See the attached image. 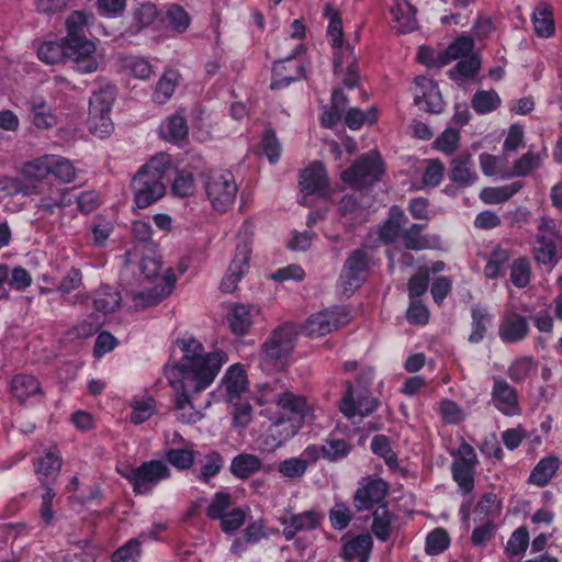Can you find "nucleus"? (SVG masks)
I'll list each match as a JSON object with an SVG mask.
<instances>
[{
    "mask_svg": "<svg viewBox=\"0 0 562 562\" xmlns=\"http://www.w3.org/2000/svg\"><path fill=\"white\" fill-rule=\"evenodd\" d=\"M393 27L409 33L417 27L416 9L407 0H394L391 7Z\"/></svg>",
    "mask_w": 562,
    "mask_h": 562,
    "instance_id": "393cba45",
    "label": "nucleus"
},
{
    "mask_svg": "<svg viewBox=\"0 0 562 562\" xmlns=\"http://www.w3.org/2000/svg\"><path fill=\"white\" fill-rule=\"evenodd\" d=\"M372 546L370 535H359L345 543L341 555L348 562L364 561L369 559Z\"/></svg>",
    "mask_w": 562,
    "mask_h": 562,
    "instance_id": "c85d7f7f",
    "label": "nucleus"
},
{
    "mask_svg": "<svg viewBox=\"0 0 562 562\" xmlns=\"http://www.w3.org/2000/svg\"><path fill=\"white\" fill-rule=\"evenodd\" d=\"M66 58L74 61L76 70L81 74L94 72L102 61L95 44L88 38L66 42Z\"/></svg>",
    "mask_w": 562,
    "mask_h": 562,
    "instance_id": "1a4fd4ad",
    "label": "nucleus"
},
{
    "mask_svg": "<svg viewBox=\"0 0 562 562\" xmlns=\"http://www.w3.org/2000/svg\"><path fill=\"white\" fill-rule=\"evenodd\" d=\"M376 121V112L374 108H370L367 112L358 108H350L345 117L346 125L351 130H359L364 123L372 124Z\"/></svg>",
    "mask_w": 562,
    "mask_h": 562,
    "instance_id": "680f3d73",
    "label": "nucleus"
},
{
    "mask_svg": "<svg viewBox=\"0 0 562 562\" xmlns=\"http://www.w3.org/2000/svg\"><path fill=\"white\" fill-rule=\"evenodd\" d=\"M323 516L316 510H306L300 514H292L283 518V536L286 540H292L301 531L314 530L318 527Z\"/></svg>",
    "mask_w": 562,
    "mask_h": 562,
    "instance_id": "aec40b11",
    "label": "nucleus"
},
{
    "mask_svg": "<svg viewBox=\"0 0 562 562\" xmlns=\"http://www.w3.org/2000/svg\"><path fill=\"white\" fill-rule=\"evenodd\" d=\"M474 41L470 36H459L452 42L446 50L441 52V64L448 65L452 60L463 59L473 53Z\"/></svg>",
    "mask_w": 562,
    "mask_h": 562,
    "instance_id": "f704fd0d",
    "label": "nucleus"
},
{
    "mask_svg": "<svg viewBox=\"0 0 562 562\" xmlns=\"http://www.w3.org/2000/svg\"><path fill=\"white\" fill-rule=\"evenodd\" d=\"M243 229L244 232L238 234L235 255L229 267L240 270L245 274L248 270L249 256L251 254V236L248 233V226H244Z\"/></svg>",
    "mask_w": 562,
    "mask_h": 562,
    "instance_id": "e433bc0d",
    "label": "nucleus"
},
{
    "mask_svg": "<svg viewBox=\"0 0 562 562\" xmlns=\"http://www.w3.org/2000/svg\"><path fill=\"white\" fill-rule=\"evenodd\" d=\"M396 516L385 504L375 507L372 513L371 531L379 541H387L395 530Z\"/></svg>",
    "mask_w": 562,
    "mask_h": 562,
    "instance_id": "b1692460",
    "label": "nucleus"
},
{
    "mask_svg": "<svg viewBox=\"0 0 562 562\" xmlns=\"http://www.w3.org/2000/svg\"><path fill=\"white\" fill-rule=\"evenodd\" d=\"M521 188V182H513L503 187H487L480 192V199L487 204L503 203L509 200Z\"/></svg>",
    "mask_w": 562,
    "mask_h": 562,
    "instance_id": "ea45409f",
    "label": "nucleus"
},
{
    "mask_svg": "<svg viewBox=\"0 0 562 562\" xmlns=\"http://www.w3.org/2000/svg\"><path fill=\"white\" fill-rule=\"evenodd\" d=\"M424 226L420 224H412L408 228L402 229V240L407 249L423 250L430 247L427 237L422 235Z\"/></svg>",
    "mask_w": 562,
    "mask_h": 562,
    "instance_id": "864d4df0",
    "label": "nucleus"
},
{
    "mask_svg": "<svg viewBox=\"0 0 562 562\" xmlns=\"http://www.w3.org/2000/svg\"><path fill=\"white\" fill-rule=\"evenodd\" d=\"M195 191V181L191 172L178 170L171 184V192L178 198L191 196Z\"/></svg>",
    "mask_w": 562,
    "mask_h": 562,
    "instance_id": "bf43d9fd",
    "label": "nucleus"
},
{
    "mask_svg": "<svg viewBox=\"0 0 562 562\" xmlns=\"http://www.w3.org/2000/svg\"><path fill=\"white\" fill-rule=\"evenodd\" d=\"M115 98V88L106 85L95 91L90 98L89 112H110Z\"/></svg>",
    "mask_w": 562,
    "mask_h": 562,
    "instance_id": "8fccbe9b",
    "label": "nucleus"
},
{
    "mask_svg": "<svg viewBox=\"0 0 562 562\" xmlns=\"http://www.w3.org/2000/svg\"><path fill=\"white\" fill-rule=\"evenodd\" d=\"M162 136L170 142H179L187 137L188 126L183 116L172 115L161 125Z\"/></svg>",
    "mask_w": 562,
    "mask_h": 562,
    "instance_id": "3c124183",
    "label": "nucleus"
},
{
    "mask_svg": "<svg viewBox=\"0 0 562 562\" xmlns=\"http://www.w3.org/2000/svg\"><path fill=\"white\" fill-rule=\"evenodd\" d=\"M301 416L280 417L273 422L268 430L267 439H271L272 447H280L292 438L303 425Z\"/></svg>",
    "mask_w": 562,
    "mask_h": 562,
    "instance_id": "412c9836",
    "label": "nucleus"
},
{
    "mask_svg": "<svg viewBox=\"0 0 562 562\" xmlns=\"http://www.w3.org/2000/svg\"><path fill=\"white\" fill-rule=\"evenodd\" d=\"M295 333L291 324H284L272 331L263 344L266 359L276 367H283L294 348Z\"/></svg>",
    "mask_w": 562,
    "mask_h": 562,
    "instance_id": "6e6552de",
    "label": "nucleus"
},
{
    "mask_svg": "<svg viewBox=\"0 0 562 562\" xmlns=\"http://www.w3.org/2000/svg\"><path fill=\"white\" fill-rule=\"evenodd\" d=\"M37 56L46 64L54 65L66 58V41L47 42L40 46Z\"/></svg>",
    "mask_w": 562,
    "mask_h": 562,
    "instance_id": "5fc2aeb1",
    "label": "nucleus"
},
{
    "mask_svg": "<svg viewBox=\"0 0 562 562\" xmlns=\"http://www.w3.org/2000/svg\"><path fill=\"white\" fill-rule=\"evenodd\" d=\"M259 312L254 305L236 304L227 316L229 327L235 335H245L252 325L254 315Z\"/></svg>",
    "mask_w": 562,
    "mask_h": 562,
    "instance_id": "bb28decb",
    "label": "nucleus"
},
{
    "mask_svg": "<svg viewBox=\"0 0 562 562\" xmlns=\"http://www.w3.org/2000/svg\"><path fill=\"white\" fill-rule=\"evenodd\" d=\"M94 22L93 13L77 10L72 11L66 19L67 36L64 38L66 42L69 40H85L87 38L86 32L89 26Z\"/></svg>",
    "mask_w": 562,
    "mask_h": 562,
    "instance_id": "cd10ccee",
    "label": "nucleus"
},
{
    "mask_svg": "<svg viewBox=\"0 0 562 562\" xmlns=\"http://www.w3.org/2000/svg\"><path fill=\"white\" fill-rule=\"evenodd\" d=\"M529 331L527 318L516 312H506L498 325V336L506 344L524 340Z\"/></svg>",
    "mask_w": 562,
    "mask_h": 562,
    "instance_id": "6ab92c4d",
    "label": "nucleus"
},
{
    "mask_svg": "<svg viewBox=\"0 0 562 562\" xmlns=\"http://www.w3.org/2000/svg\"><path fill=\"white\" fill-rule=\"evenodd\" d=\"M472 333L469 336V341L477 344L485 337L488 326L491 325L492 317L487 310L484 307L472 308Z\"/></svg>",
    "mask_w": 562,
    "mask_h": 562,
    "instance_id": "de8ad7c7",
    "label": "nucleus"
},
{
    "mask_svg": "<svg viewBox=\"0 0 562 562\" xmlns=\"http://www.w3.org/2000/svg\"><path fill=\"white\" fill-rule=\"evenodd\" d=\"M535 33L539 37H550L554 33L553 12L546 2H540L533 10L531 16Z\"/></svg>",
    "mask_w": 562,
    "mask_h": 562,
    "instance_id": "7c9ffc66",
    "label": "nucleus"
},
{
    "mask_svg": "<svg viewBox=\"0 0 562 562\" xmlns=\"http://www.w3.org/2000/svg\"><path fill=\"white\" fill-rule=\"evenodd\" d=\"M406 222V216L397 207L391 210L390 217L380 227V238L385 244L394 243L402 234V226Z\"/></svg>",
    "mask_w": 562,
    "mask_h": 562,
    "instance_id": "58836bf2",
    "label": "nucleus"
},
{
    "mask_svg": "<svg viewBox=\"0 0 562 562\" xmlns=\"http://www.w3.org/2000/svg\"><path fill=\"white\" fill-rule=\"evenodd\" d=\"M345 385L346 392L340 401L339 409L347 418L350 419L356 415L364 417L372 414L378 408V400L375 397L361 393L358 394L357 400H355L351 382L347 381Z\"/></svg>",
    "mask_w": 562,
    "mask_h": 562,
    "instance_id": "a211bd4d",
    "label": "nucleus"
},
{
    "mask_svg": "<svg viewBox=\"0 0 562 562\" xmlns=\"http://www.w3.org/2000/svg\"><path fill=\"white\" fill-rule=\"evenodd\" d=\"M510 252L507 249L495 248L485 265L484 274L488 279H496L502 276L505 265L510 259Z\"/></svg>",
    "mask_w": 562,
    "mask_h": 562,
    "instance_id": "09e8293b",
    "label": "nucleus"
},
{
    "mask_svg": "<svg viewBox=\"0 0 562 562\" xmlns=\"http://www.w3.org/2000/svg\"><path fill=\"white\" fill-rule=\"evenodd\" d=\"M223 386L229 401L238 397L246 391L247 378L245 371L238 366L231 367L223 381Z\"/></svg>",
    "mask_w": 562,
    "mask_h": 562,
    "instance_id": "a19ab883",
    "label": "nucleus"
},
{
    "mask_svg": "<svg viewBox=\"0 0 562 562\" xmlns=\"http://www.w3.org/2000/svg\"><path fill=\"white\" fill-rule=\"evenodd\" d=\"M36 192V184L25 178H4L0 180V196L31 195Z\"/></svg>",
    "mask_w": 562,
    "mask_h": 562,
    "instance_id": "49530a36",
    "label": "nucleus"
},
{
    "mask_svg": "<svg viewBox=\"0 0 562 562\" xmlns=\"http://www.w3.org/2000/svg\"><path fill=\"white\" fill-rule=\"evenodd\" d=\"M50 175L64 183H70L76 178V169L69 159L53 155Z\"/></svg>",
    "mask_w": 562,
    "mask_h": 562,
    "instance_id": "6e6d98bb",
    "label": "nucleus"
},
{
    "mask_svg": "<svg viewBox=\"0 0 562 562\" xmlns=\"http://www.w3.org/2000/svg\"><path fill=\"white\" fill-rule=\"evenodd\" d=\"M477 457L472 446L462 442L456 453L452 463V476L464 494L470 493L474 487L475 465Z\"/></svg>",
    "mask_w": 562,
    "mask_h": 562,
    "instance_id": "9d476101",
    "label": "nucleus"
},
{
    "mask_svg": "<svg viewBox=\"0 0 562 562\" xmlns=\"http://www.w3.org/2000/svg\"><path fill=\"white\" fill-rule=\"evenodd\" d=\"M492 396L496 407L505 415H514L518 412L517 393L505 380L494 378Z\"/></svg>",
    "mask_w": 562,
    "mask_h": 562,
    "instance_id": "5701e85b",
    "label": "nucleus"
},
{
    "mask_svg": "<svg viewBox=\"0 0 562 562\" xmlns=\"http://www.w3.org/2000/svg\"><path fill=\"white\" fill-rule=\"evenodd\" d=\"M131 407V422L135 425L143 424L156 413L155 400L150 396L134 397Z\"/></svg>",
    "mask_w": 562,
    "mask_h": 562,
    "instance_id": "a18cd8bd",
    "label": "nucleus"
},
{
    "mask_svg": "<svg viewBox=\"0 0 562 562\" xmlns=\"http://www.w3.org/2000/svg\"><path fill=\"white\" fill-rule=\"evenodd\" d=\"M560 236L555 229L554 221L541 217L531 248L533 260L547 269L552 270L560 261Z\"/></svg>",
    "mask_w": 562,
    "mask_h": 562,
    "instance_id": "20e7f679",
    "label": "nucleus"
},
{
    "mask_svg": "<svg viewBox=\"0 0 562 562\" xmlns=\"http://www.w3.org/2000/svg\"><path fill=\"white\" fill-rule=\"evenodd\" d=\"M350 445L342 439H329L322 446L323 457L329 461H337L350 452Z\"/></svg>",
    "mask_w": 562,
    "mask_h": 562,
    "instance_id": "0e129e2a",
    "label": "nucleus"
},
{
    "mask_svg": "<svg viewBox=\"0 0 562 562\" xmlns=\"http://www.w3.org/2000/svg\"><path fill=\"white\" fill-rule=\"evenodd\" d=\"M369 257L363 249L353 250L345 261L341 280L346 291H353L366 279Z\"/></svg>",
    "mask_w": 562,
    "mask_h": 562,
    "instance_id": "f3484780",
    "label": "nucleus"
},
{
    "mask_svg": "<svg viewBox=\"0 0 562 562\" xmlns=\"http://www.w3.org/2000/svg\"><path fill=\"white\" fill-rule=\"evenodd\" d=\"M157 14L155 4L149 2L139 4L133 13L135 30L140 31L150 25L156 20Z\"/></svg>",
    "mask_w": 562,
    "mask_h": 562,
    "instance_id": "69168bd1",
    "label": "nucleus"
},
{
    "mask_svg": "<svg viewBox=\"0 0 562 562\" xmlns=\"http://www.w3.org/2000/svg\"><path fill=\"white\" fill-rule=\"evenodd\" d=\"M71 190L67 188H58L54 186H36V192L40 199L35 202L36 214L40 218H48L49 216L60 213L66 206L71 204Z\"/></svg>",
    "mask_w": 562,
    "mask_h": 562,
    "instance_id": "9b49d317",
    "label": "nucleus"
},
{
    "mask_svg": "<svg viewBox=\"0 0 562 562\" xmlns=\"http://www.w3.org/2000/svg\"><path fill=\"white\" fill-rule=\"evenodd\" d=\"M541 161L542 157L540 154L528 151L514 164L513 175L516 177L527 176L531 170L538 168Z\"/></svg>",
    "mask_w": 562,
    "mask_h": 562,
    "instance_id": "774afa93",
    "label": "nucleus"
},
{
    "mask_svg": "<svg viewBox=\"0 0 562 562\" xmlns=\"http://www.w3.org/2000/svg\"><path fill=\"white\" fill-rule=\"evenodd\" d=\"M415 104L423 111L440 113L443 110V101L436 82L427 77L419 76L415 79Z\"/></svg>",
    "mask_w": 562,
    "mask_h": 562,
    "instance_id": "dca6fc26",
    "label": "nucleus"
},
{
    "mask_svg": "<svg viewBox=\"0 0 562 562\" xmlns=\"http://www.w3.org/2000/svg\"><path fill=\"white\" fill-rule=\"evenodd\" d=\"M560 467V460L557 457H547L541 459L530 473L529 482L544 486L553 477Z\"/></svg>",
    "mask_w": 562,
    "mask_h": 562,
    "instance_id": "4c0bfd02",
    "label": "nucleus"
},
{
    "mask_svg": "<svg viewBox=\"0 0 562 562\" xmlns=\"http://www.w3.org/2000/svg\"><path fill=\"white\" fill-rule=\"evenodd\" d=\"M389 484L382 479L364 477L353 495V505L358 512L371 509L383 504Z\"/></svg>",
    "mask_w": 562,
    "mask_h": 562,
    "instance_id": "ddd939ff",
    "label": "nucleus"
},
{
    "mask_svg": "<svg viewBox=\"0 0 562 562\" xmlns=\"http://www.w3.org/2000/svg\"><path fill=\"white\" fill-rule=\"evenodd\" d=\"M277 404L284 411L289 412L291 416L304 417L310 411L306 400L303 396L296 395L293 392H283L277 396Z\"/></svg>",
    "mask_w": 562,
    "mask_h": 562,
    "instance_id": "c03bdc74",
    "label": "nucleus"
},
{
    "mask_svg": "<svg viewBox=\"0 0 562 562\" xmlns=\"http://www.w3.org/2000/svg\"><path fill=\"white\" fill-rule=\"evenodd\" d=\"M501 104V99L495 91H479L472 99V106L477 113H488Z\"/></svg>",
    "mask_w": 562,
    "mask_h": 562,
    "instance_id": "052dcab7",
    "label": "nucleus"
},
{
    "mask_svg": "<svg viewBox=\"0 0 562 562\" xmlns=\"http://www.w3.org/2000/svg\"><path fill=\"white\" fill-rule=\"evenodd\" d=\"M53 155H43L24 164L22 173L30 183L45 180L52 172Z\"/></svg>",
    "mask_w": 562,
    "mask_h": 562,
    "instance_id": "72a5a7b5",
    "label": "nucleus"
},
{
    "mask_svg": "<svg viewBox=\"0 0 562 562\" xmlns=\"http://www.w3.org/2000/svg\"><path fill=\"white\" fill-rule=\"evenodd\" d=\"M382 173L381 157L376 153H370L360 157L349 169L342 171L341 180L361 190L376 182Z\"/></svg>",
    "mask_w": 562,
    "mask_h": 562,
    "instance_id": "423d86ee",
    "label": "nucleus"
},
{
    "mask_svg": "<svg viewBox=\"0 0 562 562\" xmlns=\"http://www.w3.org/2000/svg\"><path fill=\"white\" fill-rule=\"evenodd\" d=\"M29 109L33 114V124L37 128L47 130L56 125L57 120L53 109L43 98L32 97Z\"/></svg>",
    "mask_w": 562,
    "mask_h": 562,
    "instance_id": "c756f323",
    "label": "nucleus"
},
{
    "mask_svg": "<svg viewBox=\"0 0 562 562\" xmlns=\"http://www.w3.org/2000/svg\"><path fill=\"white\" fill-rule=\"evenodd\" d=\"M122 475L132 483L133 491L136 494H147L161 480L169 477L170 470L162 461L151 460L122 473Z\"/></svg>",
    "mask_w": 562,
    "mask_h": 562,
    "instance_id": "0eeeda50",
    "label": "nucleus"
},
{
    "mask_svg": "<svg viewBox=\"0 0 562 562\" xmlns=\"http://www.w3.org/2000/svg\"><path fill=\"white\" fill-rule=\"evenodd\" d=\"M206 196L214 210L225 212L235 202L237 184L229 171H212L205 179Z\"/></svg>",
    "mask_w": 562,
    "mask_h": 562,
    "instance_id": "39448f33",
    "label": "nucleus"
},
{
    "mask_svg": "<svg viewBox=\"0 0 562 562\" xmlns=\"http://www.w3.org/2000/svg\"><path fill=\"white\" fill-rule=\"evenodd\" d=\"M179 74L175 70L166 71L156 85L154 100L164 104L175 92Z\"/></svg>",
    "mask_w": 562,
    "mask_h": 562,
    "instance_id": "603ef678",
    "label": "nucleus"
},
{
    "mask_svg": "<svg viewBox=\"0 0 562 562\" xmlns=\"http://www.w3.org/2000/svg\"><path fill=\"white\" fill-rule=\"evenodd\" d=\"M261 468V460L249 453H241L235 457L231 464L232 473L238 479H247Z\"/></svg>",
    "mask_w": 562,
    "mask_h": 562,
    "instance_id": "79ce46f5",
    "label": "nucleus"
},
{
    "mask_svg": "<svg viewBox=\"0 0 562 562\" xmlns=\"http://www.w3.org/2000/svg\"><path fill=\"white\" fill-rule=\"evenodd\" d=\"M459 143V131L456 128H447L436 138L434 145L439 151L451 155L458 149Z\"/></svg>",
    "mask_w": 562,
    "mask_h": 562,
    "instance_id": "e2e57ef3",
    "label": "nucleus"
},
{
    "mask_svg": "<svg viewBox=\"0 0 562 562\" xmlns=\"http://www.w3.org/2000/svg\"><path fill=\"white\" fill-rule=\"evenodd\" d=\"M531 266L526 257L514 260L510 269V281L517 288H525L530 282Z\"/></svg>",
    "mask_w": 562,
    "mask_h": 562,
    "instance_id": "4d7b16f0",
    "label": "nucleus"
},
{
    "mask_svg": "<svg viewBox=\"0 0 562 562\" xmlns=\"http://www.w3.org/2000/svg\"><path fill=\"white\" fill-rule=\"evenodd\" d=\"M348 315L341 308L327 310L311 315L303 325V333L306 336L319 337L338 329L348 323Z\"/></svg>",
    "mask_w": 562,
    "mask_h": 562,
    "instance_id": "f8f14e48",
    "label": "nucleus"
},
{
    "mask_svg": "<svg viewBox=\"0 0 562 562\" xmlns=\"http://www.w3.org/2000/svg\"><path fill=\"white\" fill-rule=\"evenodd\" d=\"M121 294L109 285L101 286L94 294L93 306L98 312L110 314L121 306Z\"/></svg>",
    "mask_w": 562,
    "mask_h": 562,
    "instance_id": "c9c22d12",
    "label": "nucleus"
},
{
    "mask_svg": "<svg viewBox=\"0 0 562 562\" xmlns=\"http://www.w3.org/2000/svg\"><path fill=\"white\" fill-rule=\"evenodd\" d=\"M88 124L92 134L100 138L109 136L113 131L110 112H89Z\"/></svg>",
    "mask_w": 562,
    "mask_h": 562,
    "instance_id": "13d9d810",
    "label": "nucleus"
},
{
    "mask_svg": "<svg viewBox=\"0 0 562 562\" xmlns=\"http://www.w3.org/2000/svg\"><path fill=\"white\" fill-rule=\"evenodd\" d=\"M450 179L462 187H470L477 180L470 153L462 151L451 160Z\"/></svg>",
    "mask_w": 562,
    "mask_h": 562,
    "instance_id": "4be33fe9",
    "label": "nucleus"
},
{
    "mask_svg": "<svg viewBox=\"0 0 562 562\" xmlns=\"http://www.w3.org/2000/svg\"><path fill=\"white\" fill-rule=\"evenodd\" d=\"M481 66V60L476 54H471L469 57L460 59L456 67L448 71L449 77L462 83L465 79L472 78L476 75Z\"/></svg>",
    "mask_w": 562,
    "mask_h": 562,
    "instance_id": "37998d69",
    "label": "nucleus"
},
{
    "mask_svg": "<svg viewBox=\"0 0 562 562\" xmlns=\"http://www.w3.org/2000/svg\"><path fill=\"white\" fill-rule=\"evenodd\" d=\"M34 467L43 486H49L60 471L61 460L53 451H48L44 457L36 460Z\"/></svg>",
    "mask_w": 562,
    "mask_h": 562,
    "instance_id": "2f4dec72",
    "label": "nucleus"
},
{
    "mask_svg": "<svg viewBox=\"0 0 562 562\" xmlns=\"http://www.w3.org/2000/svg\"><path fill=\"white\" fill-rule=\"evenodd\" d=\"M300 186L305 194L325 190L328 186V179L324 166L321 162H314L305 168L301 173Z\"/></svg>",
    "mask_w": 562,
    "mask_h": 562,
    "instance_id": "a878e982",
    "label": "nucleus"
},
{
    "mask_svg": "<svg viewBox=\"0 0 562 562\" xmlns=\"http://www.w3.org/2000/svg\"><path fill=\"white\" fill-rule=\"evenodd\" d=\"M182 357L165 369V375L172 387L173 412L177 420L194 424L202 418L196 396L207 389L218 374L224 355L220 351L205 352L203 345L194 338L178 339Z\"/></svg>",
    "mask_w": 562,
    "mask_h": 562,
    "instance_id": "f257e3e1",
    "label": "nucleus"
},
{
    "mask_svg": "<svg viewBox=\"0 0 562 562\" xmlns=\"http://www.w3.org/2000/svg\"><path fill=\"white\" fill-rule=\"evenodd\" d=\"M171 167L170 156L166 153H159L139 168L132 179V190L137 207L146 209L165 195L166 183L164 178Z\"/></svg>",
    "mask_w": 562,
    "mask_h": 562,
    "instance_id": "f03ea898",
    "label": "nucleus"
},
{
    "mask_svg": "<svg viewBox=\"0 0 562 562\" xmlns=\"http://www.w3.org/2000/svg\"><path fill=\"white\" fill-rule=\"evenodd\" d=\"M41 383L33 375L18 374L12 379L11 393L19 402H24L31 396L41 394Z\"/></svg>",
    "mask_w": 562,
    "mask_h": 562,
    "instance_id": "473e14b6",
    "label": "nucleus"
},
{
    "mask_svg": "<svg viewBox=\"0 0 562 562\" xmlns=\"http://www.w3.org/2000/svg\"><path fill=\"white\" fill-rule=\"evenodd\" d=\"M223 465L224 460L222 456L216 451H212L205 456L204 463L198 477L206 483L211 477H214L220 473Z\"/></svg>",
    "mask_w": 562,
    "mask_h": 562,
    "instance_id": "338daca9",
    "label": "nucleus"
},
{
    "mask_svg": "<svg viewBox=\"0 0 562 562\" xmlns=\"http://www.w3.org/2000/svg\"><path fill=\"white\" fill-rule=\"evenodd\" d=\"M324 16L329 21L327 34L331 46L337 49L334 56L335 74L342 78L347 88L352 89L358 85L359 74L352 48L349 45H342L341 19L338 11L330 4L325 5Z\"/></svg>",
    "mask_w": 562,
    "mask_h": 562,
    "instance_id": "7ed1b4c3",
    "label": "nucleus"
},
{
    "mask_svg": "<svg viewBox=\"0 0 562 562\" xmlns=\"http://www.w3.org/2000/svg\"><path fill=\"white\" fill-rule=\"evenodd\" d=\"M302 44L296 43L290 55L277 61L273 66V80L270 85L272 90L280 89L290 85L292 81L299 80L304 77L305 69L301 63L295 60L296 55L300 53Z\"/></svg>",
    "mask_w": 562,
    "mask_h": 562,
    "instance_id": "4468645a",
    "label": "nucleus"
},
{
    "mask_svg": "<svg viewBox=\"0 0 562 562\" xmlns=\"http://www.w3.org/2000/svg\"><path fill=\"white\" fill-rule=\"evenodd\" d=\"M176 284V276L171 268H167L161 277V283L139 292H131L133 306L137 310L155 306L170 295Z\"/></svg>",
    "mask_w": 562,
    "mask_h": 562,
    "instance_id": "2eb2a0df",
    "label": "nucleus"
}]
</instances>
